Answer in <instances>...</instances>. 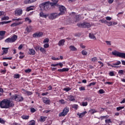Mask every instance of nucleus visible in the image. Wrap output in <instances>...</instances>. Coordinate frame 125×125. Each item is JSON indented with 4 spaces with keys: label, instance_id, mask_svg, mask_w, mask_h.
<instances>
[{
    "label": "nucleus",
    "instance_id": "obj_1",
    "mask_svg": "<svg viewBox=\"0 0 125 125\" xmlns=\"http://www.w3.org/2000/svg\"><path fill=\"white\" fill-rule=\"evenodd\" d=\"M53 3H50V1H46L43 2L39 5V7L42 10H48L49 9V7L50 6H54L55 5L56 3L58 2L59 0H52Z\"/></svg>",
    "mask_w": 125,
    "mask_h": 125
},
{
    "label": "nucleus",
    "instance_id": "obj_2",
    "mask_svg": "<svg viewBox=\"0 0 125 125\" xmlns=\"http://www.w3.org/2000/svg\"><path fill=\"white\" fill-rule=\"evenodd\" d=\"M14 104L10 100L4 99L0 102V107L2 109H9L10 107H13Z\"/></svg>",
    "mask_w": 125,
    "mask_h": 125
},
{
    "label": "nucleus",
    "instance_id": "obj_3",
    "mask_svg": "<svg viewBox=\"0 0 125 125\" xmlns=\"http://www.w3.org/2000/svg\"><path fill=\"white\" fill-rule=\"evenodd\" d=\"M11 100L16 101L17 102H22L24 101V97L20 95L15 94L10 98Z\"/></svg>",
    "mask_w": 125,
    "mask_h": 125
},
{
    "label": "nucleus",
    "instance_id": "obj_4",
    "mask_svg": "<svg viewBox=\"0 0 125 125\" xmlns=\"http://www.w3.org/2000/svg\"><path fill=\"white\" fill-rule=\"evenodd\" d=\"M112 55L117 56V57H120L121 58L125 59V53H121L118 51H114L112 52Z\"/></svg>",
    "mask_w": 125,
    "mask_h": 125
},
{
    "label": "nucleus",
    "instance_id": "obj_5",
    "mask_svg": "<svg viewBox=\"0 0 125 125\" xmlns=\"http://www.w3.org/2000/svg\"><path fill=\"white\" fill-rule=\"evenodd\" d=\"M69 111H70V108L68 106H66L62 111L59 114V117H65L69 113Z\"/></svg>",
    "mask_w": 125,
    "mask_h": 125
},
{
    "label": "nucleus",
    "instance_id": "obj_6",
    "mask_svg": "<svg viewBox=\"0 0 125 125\" xmlns=\"http://www.w3.org/2000/svg\"><path fill=\"white\" fill-rule=\"evenodd\" d=\"M77 26L79 27V28H90L91 27V24H90L88 22H84L82 23H77Z\"/></svg>",
    "mask_w": 125,
    "mask_h": 125
},
{
    "label": "nucleus",
    "instance_id": "obj_7",
    "mask_svg": "<svg viewBox=\"0 0 125 125\" xmlns=\"http://www.w3.org/2000/svg\"><path fill=\"white\" fill-rule=\"evenodd\" d=\"M48 18L50 20H54V19H56L58 17V16H60L59 14H57L56 13H51L48 15Z\"/></svg>",
    "mask_w": 125,
    "mask_h": 125
},
{
    "label": "nucleus",
    "instance_id": "obj_8",
    "mask_svg": "<svg viewBox=\"0 0 125 125\" xmlns=\"http://www.w3.org/2000/svg\"><path fill=\"white\" fill-rule=\"evenodd\" d=\"M22 13H23V11L21 9H17L15 11V15L16 16H21Z\"/></svg>",
    "mask_w": 125,
    "mask_h": 125
},
{
    "label": "nucleus",
    "instance_id": "obj_9",
    "mask_svg": "<svg viewBox=\"0 0 125 125\" xmlns=\"http://www.w3.org/2000/svg\"><path fill=\"white\" fill-rule=\"evenodd\" d=\"M60 13H59V15H63L66 12V8H65L63 6H60Z\"/></svg>",
    "mask_w": 125,
    "mask_h": 125
},
{
    "label": "nucleus",
    "instance_id": "obj_10",
    "mask_svg": "<svg viewBox=\"0 0 125 125\" xmlns=\"http://www.w3.org/2000/svg\"><path fill=\"white\" fill-rule=\"evenodd\" d=\"M43 35V33L42 32H37L33 34V38H41L42 37Z\"/></svg>",
    "mask_w": 125,
    "mask_h": 125
},
{
    "label": "nucleus",
    "instance_id": "obj_11",
    "mask_svg": "<svg viewBox=\"0 0 125 125\" xmlns=\"http://www.w3.org/2000/svg\"><path fill=\"white\" fill-rule=\"evenodd\" d=\"M43 102L45 104H46L47 105H50V100H49V98H47L46 97H44L42 98Z\"/></svg>",
    "mask_w": 125,
    "mask_h": 125
},
{
    "label": "nucleus",
    "instance_id": "obj_12",
    "mask_svg": "<svg viewBox=\"0 0 125 125\" xmlns=\"http://www.w3.org/2000/svg\"><path fill=\"white\" fill-rule=\"evenodd\" d=\"M21 92L23 94H26V95H28V96L32 95V94H33V93H32V92L27 91L25 89H22Z\"/></svg>",
    "mask_w": 125,
    "mask_h": 125
},
{
    "label": "nucleus",
    "instance_id": "obj_13",
    "mask_svg": "<svg viewBox=\"0 0 125 125\" xmlns=\"http://www.w3.org/2000/svg\"><path fill=\"white\" fill-rule=\"evenodd\" d=\"M32 26H27L25 29L24 34H26L27 35H28V34H29V33H31V32H32Z\"/></svg>",
    "mask_w": 125,
    "mask_h": 125
},
{
    "label": "nucleus",
    "instance_id": "obj_14",
    "mask_svg": "<svg viewBox=\"0 0 125 125\" xmlns=\"http://www.w3.org/2000/svg\"><path fill=\"white\" fill-rule=\"evenodd\" d=\"M8 49H9V48L2 47V50L3 51L1 55H6V54L8 53Z\"/></svg>",
    "mask_w": 125,
    "mask_h": 125
},
{
    "label": "nucleus",
    "instance_id": "obj_15",
    "mask_svg": "<svg viewBox=\"0 0 125 125\" xmlns=\"http://www.w3.org/2000/svg\"><path fill=\"white\" fill-rule=\"evenodd\" d=\"M86 114H87V112L84 111L81 113H80V112H78L77 113V115L79 116L80 118H83V117H84Z\"/></svg>",
    "mask_w": 125,
    "mask_h": 125
},
{
    "label": "nucleus",
    "instance_id": "obj_16",
    "mask_svg": "<svg viewBox=\"0 0 125 125\" xmlns=\"http://www.w3.org/2000/svg\"><path fill=\"white\" fill-rule=\"evenodd\" d=\"M18 37L17 35H13V36L10 38L12 42H14L17 41Z\"/></svg>",
    "mask_w": 125,
    "mask_h": 125
},
{
    "label": "nucleus",
    "instance_id": "obj_17",
    "mask_svg": "<svg viewBox=\"0 0 125 125\" xmlns=\"http://www.w3.org/2000/svg\"><path fill=\"white\" fill-rule=\"evenodd\" d=\"M37 0H25L24 1V3L25 4H28L29 3H33V2H35Z\"/></svg>",
    "mask_w": 125,
    "mask_h": 125
},
{
    "label": "nucleus",
    "instance_id": "obj_18",
    "mask_svg": "<svg viewBox=\"0 0 125 125\" xmlns=\"http://www.w3.org/2000/svg\"><path fill=\"white\" fill-rule=\"evenodd\" d=\"M23 22L22 21H20L19 22H14L12 24H11V27H16V26H18V25H21Z\"/></svg>",
    "mask_w": 125,
    "mask_h": 125
},
{
    "label": "nucleus",
    "instance_id": "obj_19",
    "mask_svg": "<svg viewBox=\"0 0 125 125\" xmlns=\"http://www.w3.org/2000/svg\"><path fill=\"white\" fill-rule=\"evenodd\" d=\"M64 43H65V40L62 39L59 42L58 45L59 46H62V45H64Z\"/></svg>",
    "mask_w": 125,
    "mask_h": 125
},
{
    "label": "nucleus",
    "instance_id": "obj_20",
    "mask_svg": "<svg viewBox=\"0 0 125 125\" xmlns=\"http://www.w3.org/2000/svg\"><path fill=\"white\" fill-rule=\"evenodd\" d=\"M29 54L30 55H35L36 51L34 49H29Z\"/></svg>",
    "mask_w": 125,
    "mask_h": 125
},
{
    "label": "nucleus",
    "instance_id": "obj_21",
    "mask_svg": "<svg viewBox=\"0 0 125 125\" xmlns=\"http://www.w3.org/2000/svg\"><path fill=\"white\" fill-rule=\"evenodd\" d=\"M40 17H42V18H47L48 16V14H44L43 12H41L40 13Z\"/></svg>",
    "mask_w": 125,
    "mask_h": 125
},
{
    "label": "nucleus",
    "instance_id": "obj_22",
    "mask_svg": "<svg viewBox=\"0 0 125 125\" xmlns=\"http://www.w3.org/2000/svg\"><path fill=\"white\" fill-rule=\"evenodd\" d=\"M69 71V68H63L62 69H58V71L62 73V72H68Z\"/></svg>",
    "mask_w": 125,
    "mask_h": 125
},
{
    "label": "nucleus",
    "instance_id": "obj_23",
    "mask_svg": "<svg viewBox=\"0 0 125 125\" xmlns=\"http://www.w3.org/2000/svg\"><path fill=\"white\" fill-rule=\"evenodd\" d=\"M47 118V117L45 116H41L39 121L40 122H41V123H43V122H45V120H46Z\"/></svg>",
    "mask_w": 125,
    "mask_h": 125
},
{
    "label": "nucleus",
    "instance_id": "obj_24",
    "mask_svg": "<svg viewBox=\"0 0 125 125\" xmlns=\"http://www.w3.org/2000/svg\"><path fill=\"white\" fill-rule=\"evenodd\" d=\"M35 9V6H30L29 7H27L26 8V11L29 12L30 11V10H34Z\"/></svg>",
    "mask_w": 125,
    "mask_h": 125
},
{
    "label": "nucleus",
    "instance_id": "obj_25",
    "mask_svg": "<svg viewBox=\"0 0 125 125\" xmlns=\"http://www.w3.org/2000/svg\"><path fill=\"white\" fill-rule=\"evenodd\" d=\"M68 99L70 101H75V100H76V99H75V96H73V95H70L68 97Z\"/></svg>",
    "mask_w": 125,
    "mask_h": 125
},
{
    "label": "nucleus",
    "instance_id": "obj_26",
    "mask_svg": "<svg viewBox=\"0 0 125 125\" xmlns=\"http://www.w3.org/2000/svg\"><path fill=\"white\" fill-rule=\"evenodd\" d=\"M89 37L90 38V39H92V40H94V41H96V37H95L94 35L92 33H89Z\"/></svg>",
    "mask_w": 125,
    "mask_h": 125
},
{
    "label": "nucleus",
    "instance_id": "obj_27",
    "mask_svg": "<svg viewBox=\"0 0 125 125\" xmlns=\"http://www.w3.org/2000/svg\"><path fill=\"white\" fill-rule=\"evenodd\" d=\"M21 118L23 120H29V118H30V116L23 115L22 116H21Z\"/></svg>",
    "mask_w": 125,
    "mask_h": 125
},
{
    "label": "nucleus",
    "instance_id": "obj_28",
    "mask_svg": "<svg viewBox=\"0 0 125 125\" xmlns=\"http://www.w3.org/2000/svg\"><path fill=\"white\" fill-rule=\"evenodd\" d=\"M69 48L70 49L71 51H77V48L73 45L70 46Z\"/></svg>",
    "mask_w": 125,
    "mask_h": 125
},
{
    "label": "nucleus",
    "instance_id": "obj_29",
    "mask_svg": "<svg viewBox=\"0 0 125 125\" xmlns=\"http://www.w3.org/2000/svg\"><path fill=\"white\" fill-rule=\"evenodd\" d=\"M89 112L91 114V115H93V114L97 113V110H95V109H91L89 110Z\"/></svg>",
    "mask_w": 125,
    "mask_h": 125
},
{
    "label": "nucleus",
    "instance_id": "obj_30",
    "mask_svg": "<svg viewBox=\"0 0 125 125\" xmlns=\"http://www.w3.org/2000/svg\"><path fill=\"white\" fill-rule=\"evenodd\" d=\"M4 42L7 43H12V41H11V39L10 38H8L7 39L5 40Z\"/></svg>",
    "mask_w": 125,
    "mask_h": 125
},
{
    "label": "nucleus",
    "instance_id": "obj_31",
    "mask_svg": "<svg viewBox=\"0 0 125 125\" xmlns=\"http://www.w3.org/2000/svg\"><path fill=\"white\" fill-rule=\"evenodd\" d=\"M125 71L124 70H119L118 71V74L120 76H123V75H125Z\"/></svg>",
    "mask_w": 125,
    "mask_h": 125
},
{
    "label": "nucleus",
    "instance_id": "obj_32",
    "mask_svg": "<svg viewBox=\"0 0 125 125\" xmlns=\"http://www.w3.org/2000/svg\"><path fill=\"white\" fill-rule=\"evenodd\" d=\"M72 108H73V109H75V110H78V108H79V105L74 104L71 105Z\"/></svg>",
    "mask_w": 125,
    "mask_h": 125
},
{
    "label": "nucleus",
    "instance_id": "obj_33",
    "mask_svg": "<svg viewBox=\"0 0 125 125\" xmlns=\"http://www.w3.org/2000/svg\"><path fill=\"white\" fill-rule=\"evenodd\" d=\"M121 64H122L121 61H117L116 62L112 63V65H113V66H118V65H121Z\"/></svg>",
    "mask_w": 125,
    "mask_h": 125
},
{
    "label": "nucleus",
    "instance_id": "obj_34",
    "mask_svg": "<svg viewBox=\"0 0 125 125\" xmlns=\"http://www.w3.org/2000/svg\"><path fill=\"white\" fill-rule=\"evenodd\" d=\"M28 125H36V121L35 120L29 121Z\"/></svg>",
    "mask_w": 125,
    "mask_h": 125
},
{
    "label": "nucleus",
    "instance_id": "obj_35",
    "mask_svg": "<svg viewBox=\"0 0 125 125\" xmlns=\"http://www.w3.org/2000/svg\"><path fill=\"white\" fill-rule=\"evenodd\" d=\"M88 104L87 102H83L81 104V105L83 106V107H86V106H87Z\"/></svg>",
    "mask_w": 125,
    "mask_h": 125
},
{
    "label": "nucleus",
    "instance_id": "obj_36",
    "mask_svg": "<svg viewBox=\"0 0 125 125\" xmlns=\"http://www.w3.org/2000/svg\"><path fill=\"white\" fill-rule=\"evenodd\" d=\"M124 14V12H121L119 13L117 16L118 17H119V18H121V17H123V15Z\"/></svg>",
    "mask_w": 125,
    "mask_h": 125
},
{
    "label": "nucleus",
    "instance_id": "obj_37",
    "mask_svg": "<svg viewBox=\"0 0 125 125\" xmlns=\"http://www.w3.org/2000/svg\"><path fill=\"white\" fill-rule=\"evenodd\" d=\"M25 21L26 22H27V21H28V23H29V24H30V23H32V20H31L30 19V18H28V17L26 18L25 19Z\"/></svg>",
    "mask_w": 125,
    "mask_h": 125
},
{
    "label": "nucleus",
    "instance_id": "obj_38",
    "mask_svg": "<svg viewBox=\"0 0 125 125\" xmlns=\"http://www.w3.org/2000/svg\"><path fill=\"white\" fill-rule=\"evenodd\" d=\"M106 24H107V25L108 26V27H110V26H112V25H113V21H106Z\"/></svg>",
    "mask_w": 125,
    "mask_h": 125
},
{
    "label": "nucleus",
    "instance_id": "obj_39",
    "mask_svg": "<svg viewBox=\"0 0 125 125\" xmlns=\"http://www.w3.org/2000/svg\"><path fill=\"white\" fill-rule=\"evenodd\" d=\"M99 22L102 23H104V24H106L107 23V21H106V20L102 19L99 20Z\"/></svg>",
    "mask_w": 125,
    "mask_h": 125
},
{
    "label": "nucleus",
    "instance_id": "obj_40",
    "mask_svg": "<svg viewBox=\"0 0 125 125\" xmlns=\"http://www.w3.org/2000/svg\"><path fill=\"white\" fill-rule=\"evenodd\" d=\"M21 76L19 74H15L14 75V79H19Z\"/></svg>",
    "mask_w": 125,
    "mask_h": 125
},
{
    "label": "nucleus",
    "instance_id": "obj_41",
    "mask_svg": "<svg viewBox=\"0 0 125 125\" xmlns=\"http://www.w3.org/2000/svg\"><path fill=\"white\" fill-rule=\"evenodd\" d=\"M0 124H1L2 125H4L5 124V120L0 118Z\"/></svg>",
    "mask_w": 125,
    "mask_h": 125
},
{
    "label": "nucleus",
    "instance_id": "obj_42",
    "mask_svg": "<svg viewBox=\"0 0 125 125\" xmlns=\"http://www.w3.org/2000/svg\"><path fill=\"white\" fill-rule=\"evenodd\" d=\"M34 48L35 50H36V51H38V50H39V49H40L41 46H40V45H36L34 46Z\"/></svg>",
    "mask_w": 125,
    "mask_h": 125
},
{
    "label": "nucleus",
    "instance_id": "obj_43",
    "mask_svg": "<svg viewBox=\"0 0 125 125\" xmlns=\"http://www.w3.org/2000/svg\"><path fill=\"white\" fill-rule=\"evenodd\" d=\"M5 35V31H0V36L1 37L4 36Z\"/></svg>",
    "mask_w": 125,
    "mask_h": 125
},
{
    "label": "nucleus",
    "instance_id": "obj_44",
    "mask_svg": "<svg viewBox=\"0 0 125 125\" xmlns=\"http://www.w3.org/2000/svg\"><path fill=\"white\" fill-rule=\"evenodd\" d=\"M125 106H119L116 108L117 111H121L122 109H124Z\"/></svg>",
    "mask_w": 125,
    "mask_h": 125
},
{
    "label": "nucleus",
    "instance_id": "obj_45",
    "mask_svg": "<svg viewBox=\"0 0 125 125\" xmlns=\"http://www.w3.org/2000/svg\"><path fill=\"white\" fill-rule=\"evenodd\" d=\"M99 92L100 94H103L104 93H105V91L102 89H101L99 90Z\"/></svg>",
    "mask_w": 125,
    "mask_h": 125
},
{
    "label": "nucleus",
    "instance_id": "obj_46",
    "mask_svg": "<svg viewBox=\"0 0 125 125\" xmlns=\"http://www.w3.org/2000/svg\"><path fill=\"white\" fill-rule=\"evenodd\" d=\"M49 42V39L47 38H45L44 41H43V43H46Z\"/></svg>",
    "mask_w": 125,
    "mask_h": 125
},
{
    "label": "nucleus",
    "instance_id": "obj_47",
    "mask_svg": "<svg viewBox=\"0 0 125 125\" xmlns=\"http://www.w3.org/2000/svg\"><path fill=\"white\" fill-rule=\"evenodd\" d=\"M71 89L70 87H66L63 89V90H64V91H66V92H68V91H70Z\"/></svg>",
    "mask_w": 125,
    "mask_h": 125
},
{
    "label": "nucleus",
    "instance_id": "obj_48",
    "mask_svg": "<svg viewBox=\"0 0 125 125\" xmlns=\"http://www.w3.org/2000/svg\"><path fill=\"white\" fill-rule=\"evenodd\" d=\"M36 110L33 107L30 108V112L31 113H35L36 112Z\"/></svg>",
    "mask_w": 125,
    "mask_h": 125
},
{
    "label": "nucleus",
    "instance_id": "obj_49",
    "mask_svg": "<svg viewBox=\"0 0 125 125\" xmlns=\"http://www.w3.org/2000/svg\"><path fill=\"white\" fill-rule=\"evenodd\" d=\"M9 18L8 17H3L1 18V21H3V20H8Z\"/></svg>",
    "mask_w": 125,
    "mask_h": 125
},
{
    "label": "nucleus",
    "instance_id": "obj_50",
    "mask_svg": "<svg viewBox=\"0 0 125 125\" xmlns=\"http://www.w3.org/2000/svg\"><path fill=\"white\" fill-rule=\"evenodd\" d=\"M91 61H92V62H95L97 61V58L94 57V58H92L91 59Z\"/></svg>",
    "mask_w": 125,
    "mask_h": 125
},
{
    "label": "nucleus",
    "instance_id": "obj_51",
    "mask_svg": "<svg viewBox=\"0 0 125 125\" xmlns=\"http://www.w3.org/2000/svg\"><path fill=\"white\" fill-rule=\"evenodd\" d=\"M82 54H83V55H87V52H86V51L85 50H83L82 51Z\"/></svg>",
    "mask_w": 125,
    "mask_h": 125
},
{
    "label": "nucleus",
    "instance_id": "obj_52",
    "mask_svg": "<svg viewBox=\"0 0 125 125\" xmlns=\"http://www.w3.org/2000/svg\"><path fill=\"white\" fill-rule=\"evenodd\" d=\"M108 66H110V67H112V68H119V66H114V65H111L110 63H107Z\"/></svg>",
    "mask_w": 125,
    "mask_h": 125
},
{
    "label": "nucleus",
    "instance_id": "obj_53",
    "mask_svg": "<svg viewBox=\"0 0 125 125\" xmlns=\"http://www.w3.org/2000/svg\"><path fill=\"white\" fill-rule=\"evenodd\" d=\"M12 59V57H10V58H2L3 60H11Z\"/></svg>",
    "mask_w": 125,
    "mask_h": 125
},
{
    "label": "nucleus",
    "instance_id": "obj_54",
    "mask_svg": "<svg viewBox=\"0 0 125 125\" xmlns=\"http://www.w3.org/2000/svg\"><path fill=\"white\" fill-rule=\"evenodd\" d=\"M8 23H10V21H7L0 22V24H2V25H3V24H8Z\"/></svg>",
    "mask_w": 125,
    "mask_h": 125
},
{
    "label": "nucleus",
    "instance_id": "obj_55",
    "mask_svg": "<svg viewBox=\"0 0 125 125\" xmlns=\"http://www.w3.org/2000/svg\"><path fill=\"white\" fill-rule=\"evenodd\" d=\"M40 50L41 52H45V49H44V48L42 47H40Z\"/></svg>",
    "mask_w": 125,
    "mask_h": 125
},
{
    "label": "nucleus",
    "instance_id": "obj_56",
    "mask_svg": "<svg viewBox=\"0 0 125 125\" xmlns=\"http://www.w3.org/2000/svg\"><path fill=\"white\" fill-rule=\"evenodd\" d=\"M79 90H80V91H83V90H85V88L83 86H81L79 87Z\"/></svg>",
    "mask_w": 125,
    "mask_h": 125
},
{
    "label": "nucleus",
    "instance_id": "obj_57",
    "mask_svg": "<svg viewBox=\"0 0 125 125\" xmlns=\"http://www.w3.org/2000/svg\"><path fill=\"white\" fill-rule=\"evenodd\" d=\"M25 73H31L32 72V69H27L24 70Z\"/></svg>",
    "mask_w": 125,
    "mask_h": 125
},
{
    "label": "nucleus",
    "instance_id": "obj_58",
    "mask_svg": "<svg viewBox=\"0 0 125 125\" xmlns=\"http://www.w3.org/2000/svg\"><path fill=\"white\" fill-rule=\"evenodd\" d=\"M96 84V82H92L89 84L88 86H91V85H95Z\"/></svg>",
    "mask_w": 125,
    "mask_h": 125
},
{
    "label": "nucleus",
    "instance_id": "obj_59",
    "mask_svg": "<svg viewBox=\"0 0 125 125\" xmlns=\"http://www.w3.org/2000/svg\"><path fill=\"white\" fill-rule=\"evenodd\" d=\"M43 47L44 48H48V47H49V44L45 43L44 44Z\"/></svg>",
    "mask_w": 125,
    "mask_h": 125
},
{
    "label": "nucleus",
    "instance_id": "obj_60",
    "mask_svg": "<svg viewBox=\"0 0 125 125\" xmlns=\"http://www.w3.org/2000/svg\"><path fill=\"white\" fill-rule=\"evenodd\" d=\"M105 124H110V123H112L111 122V119H106L105 120Z\"/></svg>",
    "mask_w": 125,
    "mask_h": 125
},
{
    "label": "nucleus",
    "instance_id": "obj_61",
    "mask_svg": "<svg viewBox=\"0 0 125 125\" xmlns=\"http://www.w3.org/2000/svg\"><path fill=\"white\" fill-rule=\"evenodd\" d=\"M109 76H110V77H114V76H115L114 72L112 71H110L109 73Z\"/></svg>",
    "mask_w": 125,
    "mask_h": 125
},
{
    "label": "nucleus",
    "instance_id": "obj_62",
    "mask_svg": "<svg viewBox=\"0 0 125 125\" xmlns=\"http://www.w3.org/2000/svg\"><path fill=\"white\" fill-rule=\"evenodd\" d=\"M59 102L60 103H61V104H65V100L63 99L60 100Z\"/></svg>",
    "mask_w": 125,
    "mask_h": 125
},
{
    "label": "nucleus",
    "instance_id": "obj_63",
    "mask_svg": "<svg viewBox=\"0 0 125 125\" xmlns=\"http://www.w3.org/2000/svg\"><path fill=\"white\" fill-rule=\"evenodd\" d=\"M58 66H60L61 68H62L63 67V63L60 62L57 63Z\"/></svg>",
    "mask_w": 125,
    "mask_h": 125
},
{
    "label": "nucleus",
    "instance_id": "obj_64",
    "mask_svg": "<svg viewBox=\"0 0 125 125\" xmlns=\"http://www.w3.org/2000/svg\"><path fill=\"white\" fill-rule=\"evenodd\" d=\"M105 42L107 45H111V41H105Z\"/></svg>",
    "mask_w": 125,
    "mask_h": 125
}]
</instances>
